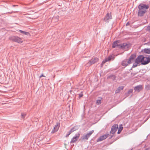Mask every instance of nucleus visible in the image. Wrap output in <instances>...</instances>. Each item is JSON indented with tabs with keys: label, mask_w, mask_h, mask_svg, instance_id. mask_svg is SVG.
<instances>
[{
	"label": "nucleus",
	"mask_w": 150,
	"mask_h": 150,
	"mask_svg": "<svg viewBox=\"0 0 150 150\" xmlns=\"http://www.w3.org/2000/svg\"><path fill=\"white\" fill-rule=\"evenodd\" d=\"M9 39L11 40L18 43H21L22 42L21 39L18 37L12 36L10 37Z\"/></svg>",
	"instance_id": "1"
},
{
	"label": "nucleus",
	"mask_w": 150,
	"mask_h": 150,
	"mask_svg": "<svg viewBox=\"0 0 150 150\" xmlns=\"http://www.w3.org/2000/svg\"><path fill=\"white\" fill-rule=\"evenodd\" d=\"M150 62V58L149 57H146L142 55V64L146 65Z\"/></svg>",
	"instance_id": "2"
},
{
	"label": "nucleus",
	"mask_w": 150,
	"mask_h": 150,
	"mask_svg": "<svg viewBox=\"0 0 150 150\" xmlns=\"http://www.w3.org/2000/svg\"><path fill=\"white\" fill-rule=\"evenodd\" d=\"M115 57L113 55H110L108 57L105 59L103 61L102 64L103 65L106 62L110 61L111 60H113L114 59Z\"/></svg>",
	"instance_id": "3"
},
{
	"label": "nucleus",
	"mask_w": 150,
	"mask_h": 150,
	"mask_svg": "<svg viewBox=\"0 0 150 150\" xmlns=\"http://www.w3.org/2000/svg\"><path fill=\"white\" fill-rule=\"evenodd\" d=\"M98 59L97 57H95L94 58H93L87 64V66H90L93 64L95 63L98 62Z\"/></svg>",
	"instance_id": "4"
},
{
	"label": "nucleus",
	"mask_w": 150,
	"mask_h": 150,
	"mask_svg": "<svg viewBox=\"0 0 150 150\" xmlns=\"http://www.w3.org/2000/svg\"><path fill=\"white\" fill-rule=\"evenodd\" d=\"M112 19V16L110 13H108L104 18V21L106 22H108L110 19Z\"/></svg>",
	"instance_id": "5"
},
{
	"label": "nucleus",
	"mask_w": 150,
	"mask_h": 150,
	"mask_svg": "<svg viewBox=\"0 0 150 150\" xmlns=\"http://www.w3.org/2000/svg\"><path fill=\"white\" fill-rule=\"evenodd\" d=\"M94 131L92 130L90 131L88 133H87L86 135L83 136V139H88V138L93 132Z\"/></svg>",
	"instance_id": "6"
},
{
	"label": "nucleus",
	"mask_w": 150,
	"mask_h": 150,
	"mask_svg": "<svg viewBox=\"0 0 150 150\" xmlns=\"http://www.w3.org/2000/svg\"><path fill=\"white\" fill-rule=\"evenodd\" d=\"M143 86L141 85H139L134 87V90L135 91L138 92H140L143 89Z\"/></svg>",
	"instance_id": "7"
},
{
	"label": "nucleus",
	"mask_w": 150,
	"mask_h": 150,
	"mask_svg": "<svg viewBox=\"0 0 150 150\" xmlns=\"http://www.w3.org/2000/svg\"><path fill=\"white\" fill-rule=\"evenodd\" d=\"M117 128L118 125H113L112 127L110 132L112 134L114 133L117 131Z\"/></svg>",
	"instance_id": "8"
},
{
	"label": "nucleus",
	"mask_w": 150,
	"mask_h": 150,
	"mask_svg": "<svg viewBox=\"0 0 150 150\" xmlns=\"http://www.w3.org/2000/svg\"><path fill=\"white\" fill-rule=\"evenodd\" d=\"M108 134H106L100 136L97 140V142H98L103 140L108 137Z\"/></svg>",
	"instance_id": "9"
},
{
	"label": "nucleus",
	"mask_w": 150,
	"mask_h": 150,
	"mask_svg": "<svg viewBox=\"0 0 150 150\" xmlns=\"http://www.w3.org/2000/svg\"><path fill=\"white\" fill-rule=\"evenodd\" d=\"M131 63L130 62H129V60H128L127 59H125L122 62L121 64L122 66L125 67Z\"/></svg>",
	"instance_id": "10"
},
{
	"label": "nucleus",
	"mask_w": 150,
	"mask_h": 150,
	"mask_svg": "<svg viewBox=\"0 0 150 150\" xmlns=\"http://www.w3.org/2000/svg\"><path fill=\"white\" fill-rule=\"evenodd\" d=\"M135 62L139 64L140 62L142 63V55H140L137 57L135 60Z\"/></svg>",
	"instance_id": "11"
},
{
	"label": "nucleus",
	"mask_w": 150,
	"mask_h": 150,
	"mask_svg": "<svg viewBox=\"0 0 150 150\" xmlns=\"http://www.w3.org/2000/svg\"><path fill=\"white\" fill-rule=\"evenodd\" d=\"M129 47V45H127L126 43H124L121 45L120 46V47L123 49H127Z\"/></svg>",
	"instance_id": "12"
},
{
	"label": "nucleus",
	"mask_w": 150,
	"mask_h": 150,
	"mask_svg": "<svg viewBox=\"0 0 150 150\" xmlns=\"http://www.w3.org/2000/svg\"><path fill=\"white\" fill-rule=\"evenodd\" d=\"M138 8H140L141 9L143 8L146 10L148 9L149 6L145 4H140L138 6Z\"/></svg>",
	"instance_id": "13"
},
{
	"label": "nucleus",
	"mask_w": 150,
	"mask_h": 150,
	"mask_svg": "<svg viewBox=\"0 0 150 150\" xmlns=\"http://www.w3.org/2000/svg\"><path fill=\"white\" fill-rule=\"evenodd\" d=\"M136 56L135 54H132L131 55L130 57L129 58V62H130L131 63L133 62L134 59L136 57Z\"/></svg>",
	"instance_id": "14"
},
{
	"label": "nucleus",
	"mask_w": 150,
	"mask_h": 150,
	"mask_svg": "<svg viewBox=\"0 0 150 150\" xmlns=\"http://www.w3.org/2000/svg\"><path fill=\"white\" fill-rule=\"evenodd\" d=\"M59 127V124H57L55 125L54 127V128L53 129L52 131V133H54L55 132H56L58 129Z\"/></svg>",
	"instance_id": "15"
},
{
	"label": "nucleus",
	"mask_w": 150,
	"mask_h": 150,
	"mask_svg": "<svg viewBox=\"0 0 150 150\" xmlns=\"http://www.w3.org/2000/svg\"><path fill=\"white\" fill-rule=\"evenodd\" d=\"M120 42L119 41H116L114 42L112 44V47L113 48H115L116 47L120 46Z\"/></svg>",
	"instance_id": "16"
},
{
	"label": "nucleus",
	"mask_w": 150,
	"mask_h": 150,
	"mask_svg": "<svg viewBox=\"0 0 150 150\" xmlns=\"http://www.w3.org/2000/svg\"><path fill=\"white\" fill-rule=\"evenodd\" d=\"M146 11H141V9L139 10L138 13V16H142L145 13Z\"/></svg>",
	"instance_id": "17"
},
{
	"label": "nucleus",
	"mask_w": 150,
	"mask_h": 150,
	"mask_svg": "<svg viewBox=\"0 0 150 150\" xmlns=\"http://www.w3.org/2000/svg\"><path fill=\"white\" fill-rule=\"evenodd\" d=\"M74 131H75V129L74 127L73 128H72V129H71L69 130V131L68 132V134H67L66 135V137H68L69 136V135H70L72 132H73Z\"/></svg>",
	"instance_id": "18"
},
{
	"label": "nucleus",
	"mask_w": 150,
	"mask_h": 150,
	"mask_svg": "<svg viewBox=\"0 0 150 150\" xmlns=\"http://www.w3.org/2000/svg\"><path fill=\"white\" fill-rule=\"evenodd\" d=\"M124 88V87L123 86H121L119 87L116 90L115 93H117L120 92L121 90H123Z\"/></svg>",
	"instance_id": "19"
},
{
	"label": "nucleus",
	"mask_w": 150,
	"mask_h": 150,
	"mask_svg": "<svg viewBox=\"0 0 150 150\" xmlns=\"http://www.w3.org/2000/svg\"><path fill=\"white\" fill-rule=\"evenodd\" d=\"M143 52L146 54H150V49L148 48H145L142 51Z\"/></svg>",
	"instance_id": "20"
},
{
	"label": "nucleus",
	"mask_w": 150,
	"mask_h": 150,
	"mask_svg": "<svg viewBox=\"0 0 150 150\" xmlns=\"http://www.w3.org/2000/svg\"><path fill=\"white\" fill-rule=\"evenodd\" d=\"M123 129V127L122 126V125H120L119 127L118 130L117 132V133L118 134H120L121 132Z\"/></svg>",
	"instance_id": "21"
},
{
	"label": "nucleus",
	"mask_w": 150,
	"mask_h": 150,
	"mask_svg": "<svg viewBox=\"0 0 150 150\" xmlns=\"http://www.w3.org/2000/svg\"><path fill=\"white\" fill-rule=\"evenodd\" d=\"M19 31L21 33L26 35H28L29 34V33L28 32H26L21 30H20Z\"/></svg>",
	"instance_id": "22"
},
{
	"label": "nucleus",
	"mask_w": 150,
	"mask_h": 150,
	"mask_svg": "<svg viewBox=\"0 0 150 150\" xmlns=\"http://www.w3.org/2000/svg\"><path fill=\"white\" fill-rule=\"evenodd\" d=\"M132 91H133V90L132 89H129V91H128L127 93L126 94V97H127V96H128L129 94L132 93Z\"/></svg>",
	"instance_id": "23"
},
{
	"label": "nucleus",
	"mask_w": 150,
	"mask_h": 150,
	"mask_svg": "<svg viewBox=\"0 0 150 150\" xmlns=\"http://www.w3.org/2000/svg\"><path fill=\"white\" fill-rule=\"evenodd\" d=\"M74 142H75V136H74L73 137L72 139L70 142V144H71V143H73Z\"/></svg>",
	"instance_id": "24"
},
{
	"label": "nucleus",
	"mask_w": 150,
	"mask_h": 150,
	"mask_svg": "<svg viewBox=\"0 0 150 150\" xmlns=\"http://www.w3.org/2000/svg\"><path fill=\"white\" fill-rule=\"evenodd\" d=\"M138 64V63H137L135 62V63L133 64V66H132V67L134 68V67H136L137 66Z\"/></svg>",
	"instance_id": "25"
},
{
	"label": "nucleus",
	"mask_w": 150,
	"mask_h": 150,
	"mask_svg": "<svg viewBox=\"0 0 150 150\" xmlns=\"http://www.w3.org/2000/svg\"><path fill=\"white\" fill-rule=\"evenodd\" d=\"M145 88L146 90H149L150 89V86L149 85H146L145 86Z\"/></svg>",
	"instance_id": "26"
},
{
	"label": "nucleus",
	"mask_w": 150,
	"mask_h": 150,
	"mask_svg": "<svg viewBox=\"0 0 150 150\" xmlns=\"http://www.w3.org/2000/svg\"><path fill=\"white\" fill-rule=\"evenodd\" d=\"M26 115L25 113H22L21 114V116L22 118H24Z\"/></svg>",
	"instance_id": "27"
},
{
	"label": "nucleus",
	"mask_w": 150,
	"mask_h": 150,
	"mask_svg": "<svg viewBox=\"0 0 150 150\" xmlns=\"http://www.w3.org/2000/svg\"><path fill=\"white\" fill-rule=\"evenodd\" d=\"M101 100H96V103L98 104H100L101 103Z\"/></svg>",
	"instance_id": "28"
},
{
	"label": "nucleus",
	"mask_w": 150,
	"mask_h": 150,
	"mask_svg": "<svg viewBox=\"0 0 150 150\" xmlns=\"http://www.w3.org/2000/svg\"><path fill=\"white\" fill-rule=\"evenodd\" d=\"M82 96H83V94L82 93H81L80 94H79V98L81 97Z\"/></svg>",
	"instance_id": "29"
},
{
	"label": "nucleus",
	"mask_w": 150,
	"mask_h": 150,
	"mask_svg": "<svg viewBox=\"0 0 150 150\" xmlns=\"http://www.w3.org/2000/svg\"><path fill=\"white\" fill-rule=\"evenodd\" d=\"M139 8V10H140V9H141V11H146V10H144V9H143V8H142V9H141V8Z\"/></svg>",
	"instance_id": "30"
},
{
	"label": "nucleus",
	"mask_w": 150,
	"mask_h": 150,
	"mask_svg": "<svg viewBox=\"0 0 150 150\" xmlns=\"http://www.w3.org/2000/svg\"><path fill=\"white\" fill-rule=\"evenodd\" d=\"M42 76L45 77V76H44L43 74H42L40 76V78H41V77H42Z\"/></svg>",
	"instance_id": "31"
},
{
	"label": "nucleus",
	"mask_w": 150,
	"mask_h": 150,
	"mask_svg": "<svg viewBox=\"0 0 150 150\" xmlns=\"http://www.w3.org/2000/svg\"><path fill=\"white\" fill-rule=\"evenodd\" d=\"M129 24V22H127L126 24V26H128Z\"/></svg>",
	"instance_id": "32"
},
{
	"label": "nucleus",
	"mask_w": 150,
	"mask_h": 150,
	"mask_svg": "<svg viewBox=\"0 0 150 150\" xmlns=\"http://www.w3.org/2000/svg\"><path fill=\"white\" fill-rule=\"evenodd\" d=\"M54 18H52V20H54Z\"/></svg>",
	"instance_id": "33"
}]
</instances>
